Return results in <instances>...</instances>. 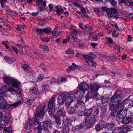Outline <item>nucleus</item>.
<instances>
[{
    "label": "nucleus",
    "instance_id": "obj_1",
    "mask_svg": "<svg viewBox=\"0 0 133 133\" xmlns=\"http://www.w3.org/2000/svg\"><path fill=\"white\" fill-rule=\"evenodd\" d=\"M2 79L7 85H12V88H9L8 89L11 94H16V95L20 94L21 92L18 88V83L16 80L6 76H3Z\"/></svg>",
    "mask_w": 133,
    "mask_h": 133
},
{
    "label": "nucleus",
    "instance_id": "obj_2",
    "mask_svg": "<svg viewBox=\"0 0 133 133\" xmlns=\"http://www.w3.org/2000/svg\"><path fill=\"white\" fill-rule=\"evenodd\" d=\"M80 92L79 91H77L74 94H66L64 93V97L65 99V103L67 106H69L72 102L76 97H80Z\"/></svg>",
    "mask_w": 133,
    "mask_h": 133
},
{
    "label": "nucleus",
    "instance_id": "obj_3",
    "mask_svg": "<svg viewBox=\"0 0 133 133\" xmlns=\"http://www.w3.org/2000/svg\"><path fill=\"white\" fill-rule=\"evenodd\" d=\"M101 9L103 10L106 11V12L109 17H112L117 19L119 18L118 16V13L117 10L114 8H111L110 9L108 8L102 6Z\"/></svg>",
    "mask_w": 133,
    "mask_h": 133
},
{
    "label": "nucleus",
    "instance_id": "obj_4",
    "mask_svg": "<svg viewBox=\"0 0 133 133\" xmlns=\"http://www.w3.org/2000/svg\"><path fill=\"white\" fill-rule=\"evenodd\" d=\"M55 97H52L49 101L48 103V108L49 114L51 116L53 115L54 114L55 111L57 110L55 108Z\"/></svg>",
    "mask_w": 133,
    "mask_h": 133
},
{
    "label": "nucleus",
    "instance_id": "obj_5",
    "mask_svg": "<svg viewBox=\"0 0 133 133\" xmlns=\"http://www.w3.org/2000/svg\"><path fill=\"white\" fill-rule=\"evenodd\" d=\"M119 108H123L124 107L127 109L128 107L130 108L133 107V101L129 99H127L123 101L121 103L119 104Z\"/></svg>",
    "mask_w": 133,
    "mask_h": 133
},
{
    "label": "nucleus",
    "instance_id": "obj_6",
    "mask_svg": "<svg viewBox=\"0 0 133 133\" xmlns=\"http://www.w3.org/2000/svg\"><path fill=\"white\" fill-rule=\"evenodd\" d=\"M45 105H41L38 106L36 111L35 115L36 116H38L41 117L44 116L45 112Z\"/></svg>",
    "mask_w": 133,
    "mask_h": 133
},
{
    "label": "nucleus",
    "instance_id": "obj_7",
    "mask_svg": "<svg viewBox=\"0 0 133 133\" xmlns=\"http://www.w3.org/2000/svg\"><path fill=\"white\" fill-rule=\"evenodd\" d=\"M95 116L94 115L86 117L85 123L86 125L88 128H90L92 126V125L95 123Z\"/></svg>",
    "mask_w": 133,
    "mask_h": 133
},
{
    "label": "nucleus",
    "instance_id": "obj_8",
    "mask_svg": "<svg viewBox=\"0 0 133 133\" xmlns=\"http://www.w3.org/2000/svg\"><path fill=\"white\" fill-rule=\"evenodd\" d=\"M111 102L109 104V108L110 110L118 111L119 102L111 99Z\"/></svg>",
    "mask_w": 133,
    "mask_h": 133
},
{
    "label": "nucleus",
    "instance_id": "obj_9",
    "mask_svg": "<svg viewBox=\"0 0 133 133\" xmlns=\"http://www.w3.org/2000/svg\"><path fill=\"white\" fill-rule=\"evenodd\" d=\"M52 123V122L50 120L45 121L43 122V125H42V129L45 131H48L51 129Z\"/></svg>",
    "mask_w": 133,
    "mask_h": 133
},
{
    "label": "nucleus",
    "instance_id": "obj_10",
    "mask_svg": "<svg viewBox=\"0 0 133 133\" xmlns=\"http://www.w3.org/2000/svg\"><path fill=\"white\" fill-rule=\"evenodd\" d=\"M122 92L121 90H116L114 95L111 97V99L114 100L117 102H120L121 99V95Z\"/></svg>",
    "mask_w": 133,
    "mask_h": 133
},
{
    "label": "nucleus",
    "instance_id": "obj_11",
    "mask_svg": "<svg viewBox=\"0 0 133 133\" xmlns=\"http://www.w3.org/2000/svg\"><path fill=\"white\" fill-rule=\"evenodd\" d=\"M79 89L80 92L82 93V95H83L85 94V91L87 90L89 88V86L85 82H82L79 86Z\"/></svg>",
    "mask_w": 133,
    "mask_h": 133
},
{
    "label": "nucleus",
    "instance_id": "obj_12",
    "mask_svg": "<svg viewBox=\"0 0 133 133\" xmlns=\"http://www.w3.org/2000/svg\"><path fill=\"white\" fill-rule=\"evenodd\" d=\"M101 88V86L97 84H90L89 87V90L90 92L94 94L99 89Z\"/></svg>",
    "mask_w": 133,
    "mask_h": 133
},
{
    "label": "nucleus",
    "instance_id": "obj_13",
    "mask_svg": "<svg viewBox=\"0 0 133 133\" xmlns=\"http://www.w3.org/2000/svg\"><path fill=\"white\" fill-rule=\"evenodd\" d=\"M119 112H118V117L119 119H122L125 117L126 115L127 109L121 108L120 109L118 107Z\"/></svg>",
    "mask_w": 133,
    "mask_h": 133
},
{
    "label": "nucleus",
    "instance_id": "obj_14",
    "mask_svg": "<svg viewBox=\"0 0 133 133\" xmlns=\"http://www.w3.org/2000/svg\"><path fill=\"white\" fill-rule=\"evenodd\" d=\"M105 125V122L103 120H100L96 125L95 129L97 131L103 129Z\"/></svg>",
    "mask_w": 133,
    "mask_h": 133
},
{
    "label": "nucleus",
    "instance_id": "obj_15",
    "mask_svg": "<svg viewBox=\"0 0 133 133\" xmlns=\"http://www.w3.org/2000/svg\"><path fill=\"white\" fill-rule=\"evenodd\" d=\"M8 89L5 85H3L0 88V98H3L5 96Z\"/></svg>",
    "mask_w": 133,
    "mask_h": 133
},
{
    "label": "nucleus",
    "instance_id": "obj_16",
    "mask_svg": "<svg viewBox=\"0 0 133 133\" xmlns=\"http://www.w3.org/2000/svg\"><path fill=\"white\" fill-rule=\"evenodd\" d=\"M78 33V31L76 29H74L71 34L72 38H71L70 41L71 42H78V39L77 38L78 35L77 34Z\"/></svg>",
    "mask_w": 133,
    "mask_h": 133
},
{
    "label": "nucleus",
    "instance_id": "obj_17",
    "mask_svg": "<svg viewBox=\"0 0 133 133\" xmlns=\"http://www.w3.org/2000/svg\"><path fill=\"white\" fill-rule=\"evenodd\" d=\"M131 126L128 125L125 127H122L120 128L118 130L119 133H127L132 128Z\"/></svg>",
    "mask_w": 133,
    "mask_h": 133
},
{
    "label": "nucleus",
    "instance_id": "obj_18",
    "mask_svg": "<svg viewBox=\"0 0 133 133\" xmlns=\"http://www.w3.org/2000/svg\"><path fill=\"white\" fill-rule=\"evenodd\" d=\"M55 118L56 123V127L58 129H60L63 128V125L64 124L65 125V124L63 123L62 125L60 122V117L58 116H55Z\"/></svg>",
    "mask_w": 133,
    "mask_h": 133
},
{
    "label": "nucleus",
    "instance_id": "obj_19",
    "mask_svg": "<svg viewBox=\"0 0 133 133\" xmlns=\"http://www.w3.org/2000/svg\"><path fill=\"white\" fill-rule=\"evenodd\" d=\"M115 124L112 123H108L105 125V129L107 130V131L103 132L102 133H109L108 131L110 130H112L114 128Z\"/></svg>",
    "mask_w": 133,
    "mask_h": 133
},
{
    "label": "nucleus",
    "instance_id": "obj_20",
    "mask_svg": "<svg viewBox=\"0 0 133 133\" xmlns=\"http://www.w3.org/2000/svg\"><path fill=\"white\" fill-rule=\"evenodd\" d=\"M83 56L84 58L88 59L89 61V59H94L96 55L94 53L90 52L89 53V55H84Z\"/></svg>",
    "mask_w": 133,
    "mask_h": 133
},
{
    "label": "nucleus",
    "instance_id": "obj_21",
    "mask_svg": "<svg viewBox=\"0 0 133 133\" xmlns=\"http://www.w3.org/2000/svg\"><path fill=\"white\" fill-rule=\"evenodd\" d=\"M64 96V93H62L60 94L58 98V102L61 105L63 104L65 101Z\"/></svg>",
    "mask_w": 133,
    "mask_h": 133
},
{
    "label": "nucleus",
    "instance_id": "obj_22",
    "mask_svg": "<svg viewBox=\"0 0 133 133\" xmlns=\"http://www.w3.org/2000/svg\"><path fill=\"white\" fill-rule=\"evenodd\" d=\"M133 119L131 117H126L124 118L121 121V123L123 124H126L130 123Z\"/></svg>",
    "mask_w": 133,
    "mask_h": 133
},
{
    "label": "nucleus",
    "instance_id": "obj_23",
    "mask_svg": "<svg viewBox=\"0 0 133 133\" xmlns=\"http://www.w3.org/2000/svg\"><path fill=\"white\" fill-rule=\"evenodd\" d=\"M36 1L37 2L36 5L38 6H43L45 8L46 6V2L45 1L43 0H36Z\"/></svg>",
    "mask_w": 133,
    "mask_h": 133
},
{
    "label": "nucleus",
    "instance_id": "obj_24",
    "mask_svg": "<svg viewBox=\"0 0 133 133\" xmlns=\"http://www.w3.org/2000/svg\"><path fill=\"white\" fill-rule=\"evenodd\" d=\"M4 59L5 61L9 64L12 63L15 60L14 58L10 57L8 56H5L4 57Z\"/></svg>",
    "mask_w": 133,
    "mask_h": 133
},
{
    "label": "nucleus",
    "instance_id": "obj_25",
    "mask_svg": "<svg viewBox=\"0 0 133 133\" xmlns=\"http://www.w3.org/2000/svg\"><path fill=\"white\" fill-rule=\"evenodd\" d=\"M85 105L84 102L82 100V98H80L77 100V102L75 105L76 108L79 107H81L82 106H84Z\"/></svg>",
    "mask_w": 133,
    "mask_h": 133
},
{
    "label": "nucleus",
    "instance_id": "obj_26",
    "mask_svg": "<svg viewBox=\"0 0 133 133\" xmlns=\"http://www.w3.org/2000/svg\"><path fill=\"white\" fill-rule=\"evenodd\" d=\"M93 109L92 108H88L85 110L84 114L85 116L87 117L91 116L90 115L92 110Z\"/></svg>",
    "mask_w": 133,
    "mask_h": 133
},
{
    "label": "nucleus",
    "instance_id": "obj_27",
    "mask_svg": "<svg viewBox=\"0 0 133 133\" xmlns=\"http://www.w3.org/2000/svg\"><path fill=\"white\" fill-rule=\"evenodd\" d=\"M6 101L3 98H0V106L2 108H5L7 105Z\"/></svg>",
    "mask_w": 133,
    "mask_h": 133
},
{
    "label": "nucleus",
    "instance_id": "obj_28",
    "mask_svg": "<svg viewBox=\"0 0 133 133\" xmlns=\"http://www.w3.org/2000/svg\"><path fill=\"white\" fill-rule=\"evenodd\" d=\"M85 127V125L84 124L76 126L73 128V130L74 131H78L81 129H83Z\"/></svg>",
    "mask_w": 133,
    "mask_h": 133
},
{
    "label": "nucleus",
    "instance_id": "obj_29",
    "mask_svg": "<svg viewBox=\"0 0 133 133\" xmlns=\"http://www.w3.org/2000/svg\"><path fill=\"white\" fill-rule=\"evenodd\" d=\"M27 104L28 105H31L34 100V98L32 95L29 96L27 98Z\"/></svg>",
    "mask_w": 133,
    "mask_h": 133
},
{
    "label": "nucleus",
    "instance_id": "obj_30",
    "mask_svg": "<svg viewBox=\"0 0 133 133\" xmlns=\"http://www.w3.org/2000/svg\"><path fill=\"white\" fill-rule=\"evenodd\" d=\"M38 89L37 87L31 88L30 89V91L31 93L36 94L39 93Z\"/></svg>",
    "mask_w": 133,
    "mask_h": 133
},
{
    "label": "nucleus",
    "instance_id": "obj_31",
    "mask_svg": "<svg viewBox=\"0 0 133 133\" xmlns=\"http://www.w3.org/2000/svg\"><path fill=\"white\" fill-rule=\"evenodd\" d=\"M68 112L69 114H72L75 112V110L74 107H70L68 109Z\"/></svg>",
    "mask_w": 133,
    "mask_h": 133
},
{
    "label": "nucleus",
    "instance_id": "obj_32",
    "mask_svg": "<svg viewBox=\"0 0 133 133\" xmlns=\"http://www.w3.org/2000/svg\"><path fill=\"white\" fill-rule=\"evenodd\" d=\"M39 117H40V116H36V115H35L34 123V125L40 124V122L39 121Z\"/></svg>",
    "mask_w": 133,
    "mask_h": 133
},
{
    "label": "nucleus",
    "instance_id": "obj_33",
    "mask_svg": "<svg viewBox=\"0 0 133 133\" xmlns=\"http://www.w3.org/2000/svg\"><path fill=\"white\" fill-rule=\"evenodd\" d=\"M2 129H3L4 130V131L5 133L6 132H8L9 133H12V128L11 127H9L8 128L4 127L1 128Z\"/></svg>",
    "mask_w": 133,
    "mask_h": 133
},
{
    "label": "nucleus",
    "instance_id": "obj_34",
    "mask_svg": "<svg viewBox=\"0 0 133 133\" xmlns=\"http://www.w3.org/2000/svg\"><path fill=\"white\" fill-rule=\"evenodd\" d=\"M94 94L92 93L91 92H88L86 95V100H87L90 98H94Z\"/></svg>",
    "mask_w": 133,
    "mask_h": 133
},
{
    "label": "nucleus",
    "instance_id": "obj_35",
    "mask_svg": "<svg viewBox=\"0 0 133 133\" xmlns=\"http://www.w3.org/2000/svg\"><path fill=\"white\" fill-rule=\"evenodd\" d=\"M39 47L40 48L42 49L45 51H48L49 50V49L48 47L46 45H43L41 44L39 45Z\"/></svg>",
    "mask_w": 133,
    "mask_h": 133
},
{
    "label": "nucleus",
    "instance_id": "obj_36",
    "mask_svg": "<svg viewBox=\"0 0 133 133\" xmlns=\"http://www.w3.org/2000/svg\"><path fill=\"white\" fill-rule=\"evenodd\" d=\"M32 121L31 119H29L28 121L27 122L26 124V126L27 127H29V128L30 129L32 127Z\"/></svg>",
    "mask_w": 133,
    "mask_h": 133
},
{
    "label": "nucleus",
    "instance_id": "obj_37",
    "mask_svg": "<svg viewBox=\"0 0 133 133\" xmlns=\"http://www.w3.org/2000/svg\"><path fill=\"white\" fill-rule=\"evenodd\" d=\"M112 111L111 113V115L112 116L115 117V116H117V115H118V112H119V110H118V111H116V110Z\"/></svg>",
    "mask_w": 133,
    "mask_h": 133
},
{
    "label": "nucleus",
    "instance_id": "obj_38",
    "mask_svg": "<svg viewBox=\"0 0 133 133\" xmlns=\"http://www.w3.org/2000/svg\"><path fill=\"white\" fill-rule=\"evenodd\" d=\"M58 29L57 28H55L52 32V34L56 36H58L59 35V33L58 31Z\"/></svg>",
    "mask_w": 133,
    "mask_h": 133
},
{
    "label": "nucleus",
    "instance_id": "obj_39",
    "mask_svg": "<svg viewBox=\"0 0 133 133\" xmlns=\"http://www.w3.org/2000/svg\"><path fill=\"white\" fill-rule=\"evenodd\" d=\"M63 109L61 108L59 110L57 111L58 114L60 115L61 116H64L65 115V114L63 111Z\"/></svg>",
    "mask_w": 133,
    "mask_h": 133
},
{
    "label": "nucleus",
    "instance_id": "obj_40",
    "mask_svg": "<svg viewBox=\"0 0 133 133\" xmlns=\"http://www.w3.org/2000/svg\"><path fill=\"white\" fill-rule=\"evenodd\" d=\"M94 98L98 100L100 99L101 98V96L98 93H94Z\"/></svg>",
    "mask_w": 133,
    "mask_h": 133
},
{
    "label": "nucleus",
    "instance_id": "obj_41",
    "mask_svg": "<svg viewBox=\"0 0 133 133\" xmlns=\"http://www.w3.org/2000/svg\"><path fill=\"white\" fill-rule=\"evenodd\" d=\"M63 133H69V129L68 127V126H67L66 125V126L65 127L63 128Z\"/></svg>",
    "mask_w": 133,
    "mask_h": 133
},
{
    "label": "nucleus",
    "instance_id": "obj_42",
    "mask_svg": "<svg viewBox=\"0 0 133 133\" xmlns=\"http://www.w3.org/2000/svg\"><path fill=\"white\" fill-rule=\"evenodd\" d=\"M109 98L108 97H103L102 99V101L103 103H104L108 101Z\"/></svg>",
    "mask_w": 133,
    "mask_h": 133
},
{
    "label": "nucleus",
    "instance_id": "obj_43",
    "mask_svg": "<svg viewBox=\"0 0 133 133\" xmlns=\"http://www.w3.org/2000/svg\"><path fill=\"white\" fill-rule=\"evenodd\" d=\"M21 101L20 100L18 101V102H15L14 104H11L10 105L11 106L14 107H15L20 104H21Z\"/></svg>",
    "mask_w": 133,
    "mask_h": 133
},
{
    "label": "nucleus",
    "instance_id": "obj_44",
    "mask_svg": "<svg viewBox=\"0 0 133 133\" xmlns=\"http://www.w3.org/2000/svg\"><path fill=\"white\" fill-rule=\"evenodd\" d=\"M37 129L38 131L37 133H41L42 129V126L41 124H38L37 127Z\"/></svg>",
    "mask_w": 133,
    "mask_h": 133
},
{
    "label": "nucleus",
    "instance_id": "obj_45",
    "mask_svg": "<svg viewBox=\"0 0 133 133\" xmlns=\"http://www.w3.org/2000/svg\"><path fill=\"white\" fill-rule=\"evenodd\" d=\"M93 108H94V111L95 114L97 115L98 114L99 109L97 107H93Z\"/></svg>",
    "mask_w": 133,
    "mask_h": 133
},
{
    "label": "nucleus",
    "instance_id": "obj_46",
    "mask_svg": "<svg viewBox=\"0 0 133 133\" xmlns=\"http://www.w3.org/2000/svg\"><path fill=\"white\" fill-rule=\"evenodd\" d=\"M65 52L66 54H73L74 53L73 50L71 49L70 48L67 50Z\"/></svg>",
    "mask_w": 133,
    "mask_h": 133
},
{
    "label": "nucleus",
    "instance_id": "obj_47",
    "mask_svg": "<svg viewBox=\"0 0 133 133\" xmlns=\"http://www.w3.org/2000/svg\"><path fill=\"white\" fill-rule=\"evenodd\" d=\"M23 69L24 70H28L29 68V65L27 64H24L22 66Z\"/></svg>",
    "mask_w": 133,
    "mask_h": 133
},
{
    "label": "nucleus",
    "instance_id": "obj_48",
    "mask_svg": "<svg viewBox=\"0 0 133 133\" xmlns=\"http://www.w3.org/2000/svg\"><path fill=\"white\" fill-rule=\"evenodd\" d=\"M94 12H96L98 16L100 15V13H101L99 9L97 8H95L94 9Z\"/></svg>",
    "mask_w": 133,
    "mask_h": 133
},
{
    "label": "nucleus",
    "instance_id": "obj_49",
    "mask_svg": "<svg viewBox=\"0 0 133 133\" xmlns=\"http://www.w3.org/2000/svg\"><path fill=\"white\" fill-rule=\"evenodd\" d=\"M36 33L38 34H41L43 32V30L42 29H39L37 28V29H35Z\"/></svg>",
    "mask_w": 133,
    "mask_h": 133
},
{
    "label": "nucleus",
    "instance_id": "obj_50",
    "mask_svg": "<svg viewBox=\"0 0 133 133\" xmlns=\"http://www.w3.org/2000/svg\"><path fill=\"white\" fill-rule=\"evenodd\" d=\"M109 2L113 6H114L117 3V2L115 0H109Z\"/></svg>",
    "mask_w": 133,
    "mask_h": 133
},
{
    "label": "nucleus",
    "instance_id": "obj_51",
    "mask_svg": "<svg viewBox=\"0 0 133 133\" xmlns=\"http://www.w3.org/2000/svg\"><path fill=\"white\" fill-rule=\"evenodd\" d=\"M71 71H74V69L73 68V66L71 65L70 66H68L66 70V71L69 72Z\"/></svg>",
    "mask_w": 133,
    "mask_h": 133
},
{
    "label": "nucleus",
    "instance_id": "obj_52",
    "mask_svg": "<svg viewBox=\"0 0 133 133\" xmlns=\"http://www.w3.org/2000/svg\"><path fill=\"white\" fill-rule=\"evenodd\" d=\"M89 61L91 63V65L93 67H95L96 66V63L94 61H92L91 59H89Z\"/></svg>",
    "mask_w": 133,
    "mask_h": 133
},
{
    "label": "nucleus",
    "instance_id": "obj_53",
    "mask_svg": "<svg viewBox=\"0 0 133 133\" xmlns=\"http://www.w3.org/2000/svg\"><path fill=\"white\" fill-rule=\"evenodd\" d=\"M51 29L50 28H49L48 29L44 28L43 29V32L46 33H49L50 32Z\"/></svg>",
    "mask_w": 133,
    "mask_h": 133
},
{
    "label": "nucleus",
    "instance_id": "obj_54",
    "mask_svg": "<svg viewBox=\"0 0 133 133\" xmlns=\"http://www.w3.org/2000/svg\"><path fill=\"white\" fill-rule=\"evenodd\" d=\"M41 39L43 41H44L45 42H49L50 40V39L49 38H43L41 37Z\"/></svg>",
    "mask_w": 133,
    "mask_h": 133
},
{
    "label": "nucleus",
    "instance_id": "obj_55",
    "mask_svg": "<svg viewBox=\"0 0 133 133\" xmlns=\"http://www.w3.org/2000/svg\"><path fill=\"white\" fill-rule=\"evenodd\" d=\"M63 10L62 8L59 9L57 10L56 12L58 16H59V14L60 13H61L63 12Z\"/></svg>",
    "mask_w": 133,
    "mask_h": 133
},
{
    "label": "nucleus",
    "instance_id": "obj_56",
    "mask_svg": "<svg viewBox=\"0 0 133 133\" xmlns=\"http://www.w3.org/2000/svg\"><path fill=\"white\" fill-rule=\"evenodd\" d=\"M81 11L84 14V15L85 16L87 17V16L85 14V13H86V11L84 8L81 7Z\"/></svg>",
    "mask_w": 133,
    "mask_h": 133
},
{
    "label": "nucleus",
    "instance_id": "obj_57",
    "mask_svg": "<svg viewBox=\"0 0 133 133\" xmlns=\"http://www.w3.org/2000/svg\"><path fill=\"white\" fill-rule=\"evenodd\" d=\"M72 66H73V68L74 69V71L75 70V69H79V67L77 65H76L74 63H72Z\"/></svg>",
    "mask_w": 133,
    "mask_h": 133
},
{
    "label": "nucleus",
    "instance_id": "obj_58",
    "mask_svg": "<svg viewBox=\"0 0 133 133\" xmlns=\"http://www.w3.org/2000/svg\"><path fill=\"white\" fill-rule=\"evenodd\" d=\"M38 11L39 12V11H42L45 10L46 9L44 7H42V6H38Z\"/></svg>",
    "mask_w": 133,
    "mask_h": 133
},
{
    "label": "nucleus",
    "instance_id": "obj_59",
    "mask_svg": "<svg viewBox=\"0 0 133 133\" xmlns=\"http://www.w3.org/2000/svg\"><path fill=\"white\" fill-rule=\"evenodd\" d=\"M4 119V121H5V124H6V125L7 124L9 123V122L10 119L6 117V118H5Z\"/></svg>",
    "mask_w": 133,
    "mask_h": 133
},
{
    "label": "nucleus",
    "instance_id": "obj_60",
    "mask_svg": "<svg viewBox=\"0 0 133 133\" xmlns=\"http://www.w3.org/2000/svg\"><path fill=\"white\" fill-rule=\"evenodd\" d=\"M28 75L29 76L30 78H33L34 77V75L32 72H29L28 73Z\"/></svg>",
    "mask_w": 133,
    "mask_h": 133
},
{
    "label": "nucleus",
    "instance_id": "obj_61",
    "mask_svg": "<svg viewBox=\"0 0 133 133\" xmlns=\"http://www.w3.org/2000/svg\"><path fill=\"white\" fill-rule=\"evenodd\" d=\"M51 79L54 82H57V83H59L60 82V80L59 79H57L55 78L52 77L51 78Z\"/></svg>",
    "mask_w": 133,
    "mask_h": 133
},
{
    "label": "nucleus",
    "instance_id": "obj_62",
    "mask_svg": "<svg viewBox=\"0 0 133 133\" xmlns=\"http://www.w3.org/2000/svg\"><path fill=\"white\" fill-rule=\"evenodd\" d=\"M66 122L67 124H68L70 125H71L72 123V120L71 119H69L68 120H66Z\"/></svg>",
    "mask_w": 133,
    "mask_h": 133
},
{
    "label": "nucleus",
    "instance_id": "obj_63",
    "mask_svg": "<svg viewBox=\"0 0 133 133\" xmlns=\"http://www.w3.org/2000/svg\"><path fill=\"white\" fill-rule=\"evenodd\" d=\"M85 30L87 32H89L92 30L91 29L90 27H86L85 28Z\"/></svg>",
    "mask_w": 133,
    "mask_h": 133
},
{
    "label": "nucleus",
    "instance_id": "obj_64",
    "mask_svg": "<svg viewBox=\"0 0 133 133\" xmlns=\"http://www.w3.org/2000/svg\"><path fill=\"white\" fill-rule=\"evenodd\" d=\"M106 111V110L104 109L103 110V109H102L101 111V115L102 116L104 115L105 114Z\"/></svg>",
    "mask_w": 133,
    "mask_h": 133
}]
</instances>
